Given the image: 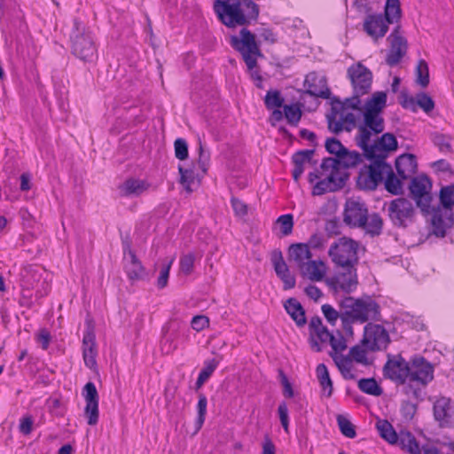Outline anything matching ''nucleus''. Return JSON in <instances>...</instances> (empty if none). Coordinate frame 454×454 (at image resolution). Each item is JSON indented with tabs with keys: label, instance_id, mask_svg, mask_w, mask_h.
Here are the masks:
<instances>
[{
	"label": "nucleus",
	"instance_id": "1",
	"mask_svg": "<svg viewBox=\"0 0 454 454\" xmlns=\"http://www.w3.org/2000/svg\"><path fill=\"white\" fill-rule=\"evenodd\" d=\"M358 248L359 243L348 237L340 238L331 245L328 254L335 266L341 269V271L327 279L328 286L335 292L340 289L350 294L356 288Z\"/></svg>",
	"mask_w": 454,
	"mask_h": 454
},
{
	"label": "nucleus",
	"instance_id": "2",
	"mask_svg": "<svg viewBox=\"0 0 454 454\" xmlns=\"http://www.w3.org/2000/svg\"><path fill=\"white\" fill-rule=\"evenodd\" d=\"M213 9L228 28L246 27L258 21L260 7L254 0H215Z\"/></svg>",
	"mask_w": 454,
	"mask_h": 454
},
{
	"label": "nucleus",
	"instance_id": "3",
	"mask_svg": "<svg viewBox=\"0 0 454 454\" xmlns=\"http://www.w3.org/2000/svg\"><path fill=\"white\" fill-rule=\"evenodd\" d=\"M343 312L341 323L344 332L353 335L352 325L382 321L380 304L370 295L359 298L347 296L341 299Z\"/></svg>",
	"mask_w": 454,
	"mask_h": 454
},
{
	"label": "nucleus",
	"instance_id": "4",
	"mask_svg": "<svg viewBox=\"0 0 454 454\" xmlns=\"http://www.w3.org/2000/svg\"><path fill=\"white\" fill-rule=\"evenodd\" d=\"M343 222L350 228H361L371 236H379L383 228V220L378 213L369 216L367 205L360 200L349 199L345 203Z\"/></svg>",
	"mask_w": 454,
	"mask_h": 454
},
{
	"label": "nucleus",
	"instance_id": "5",
	"mask_svg": "<svg viewBox=\"0 0 454 454\" xmlns=\"http://www.w3.org/2000/svg\"><path fill=\"white\" fill-rule=\"evenodd\" d=\"M231 46L242 56L247 69L251 72L254 80L262 81V76L257 70V58L262 57L259 43L255 35L247 27H242L239 35H231L230 38Z\"/></svg>",
	"mask_w": 454,
	"mask_h": 454
},
{
	"label": "nucleus",
	"instance_id": "6",
	"mask_svg": "<svg viewBox=\"0 0 454 454\" xmlns=\"http://www.w3.org/2000/svg\"><path fill=\"white\" fill-rule=\"evenodd\" d=\"M72 53L85 63H93L98 59V50L91 32L78 20H74L70 35Z\"/></svg>",
	"mask_w": 454,
	"mask_h": 454
},
{
	"label": "nucleus",
	"instance_id": "7",
	"mask_svg": "<svg viewBox=\"0 0 454 454\" xmlns=\"http://www.w3.org/2000/svg\"><path fill=\"white\" fill-rule=\"evenodd\" d=\"M288 254L289 259L295 262L301 275L308 277L310 280H322L325 272L319 269V265L323 266L324 263L322 261L311 260L312 254L308 244H292L289 247Z\"/></svg>",
	"mask_w": 454,
	"mask_h": 454
},
{
	"label": "nucleus",
	"instance_id": "8",
	"mask_svg": "<svg viewBox=\"0 0 454 454\" xmlns=\"http://www.w3.org/2000/svg\"><path fill=\"white\" fill-rule=\"evenodd\" d=\"M371 160L359 171L356 186L364 191H375L380 183L383 181L386 169H390V164L386 161V155H379Z\"/></svg>",
	"mask_w": 454,
	"mask_h": 454
},
{
	"label": "nucleus",
	"instance_id": "9",
	"mask_svg": "<svg viewBox=\"0 0 454 454\" xmlns=\"http://www.w3.org/2000/svg\"><path fill=\"white\" fill-rule=\"evenodd\" d=\"M387 212L392 225L399 229H406L415 221L416 209L406 198L399 197L387 204Z\"/></svg>",
	"mask_w": 454,
	"mask_h": 454
},
{
	"label": "nucleus",
	"instance_id": "10",
	"mask_svg": "<svg viewBox=\"0 0 454 454\" xmlns=\"http://www.w3.org/2000/svg\"><path fill=\"white\" fill-rule=\"evenodd\" d=\"M411 178L409 185L410 197L415 201L421 214H427L429 205L433 200L431 193L432 182L425 174Z\"/></svg>",
	"mask_w": 454,
	"mask_h": 454
},
{
	"label": "nucleus",
	"instance_id": "11",
	"mask_svg": "<svg viewBox=\"0 0 454 454\" xmlns=\"http://www.w3.org/2000/svg\"><path fill=\"white\" fill-rule=\"evenodd\" d=\"M422 215L430 223L431 234L437 238H444L448 230L453 227V210H446L441 207L440 205L434 207L430 204L428 213Z\"/></svg>",
	"mask_w": 454,
	"mask_h": 454
},
{
	"label": "nucleus",
	"instance_id": "12",
	"mask_svg": "<svg viewBox=\"0 0 454 454\" xmlns=\"http://www.w3.org/2000/svg\"><path fill=\"white\" fill-rule=\"evenodd\" d=\"M411 360L408 362L401 355H387L383 366V376L397 385H404L409 381Z\"/></svg>",
	"mask_w": 454,
	"mask_h": 454
},
{
	"label": "nucleus",
	"instance_id": "13",
	"mask_svg": "<svg viewBox=\"0 0 454 454\" xmlns=\"http://www.w3.org/2000/svg\"><path fill=\"white\" fill-rule=\"evenodd\" d=\"M390 341L387 331L381 325L368 323L364 326L361 343L368 350L372 352L386 350Z\"/></svg>",
	"mask_w": 454,
	"mask_h": 454
},
{
	"label": "nucleus",
	"instance_id": "14",
	"mask_svg": "<svg viewBox=\"0 0 454 454\" xmlns=\"http://www.w3.org/2000/svg\"><path fill=\"white\" fill-rule=\"evenodd\" d=\"M363 115L364 122L358 127V133L355 138L358 146H366V142H370L372 134H380L385 129L384 119L380 114L364 110Z\"/></svg>",
	"mask_w": 454,
	"mask_h": 454
},
{
	"label": "nucleus",
	"instance_id": "15",
	"mask_svg": "<svg viewBox=\"0 0 454 454\" xmlns=\"http://www.w3.org/2000/svg\"><path fill=\"white\" fill-rule=\"evenodd\" d=\"M347 76L350 80L354 93L365 95L370 92L372 73L364 65L360 62L351 65L347 70Z\"/></svg>",
	"mask_w": 454,
	"mask_h": 454
},
{
	"label": "nucleus",
	"instance_id": "16",
	"mask_svg": "<svg viewBox=\"0 0 454 454\" xmlns=\"http://www.w3.org/2000/svg\"><path fill=\"white\" fill-rule=\"evenodd\" d=\"M364 153L361 154L356 151H349L345 149V153H341L338 158L325 157L323 159L320 168L323 171H335L340 174V169H348L356 167L363 160Z\"/></svg>",
	"mask_w": 454,
	"mask_h": 454
},
{
	"label": "nucleus",
	"instance_id": "17",
	"mask_svg": "<svg viewBox=\"0 0 454 454\" xmlns=\"http://www.w3.org/2000/svg\"><path fill=\"white\" fill-rule=\"evenodd\" d=\"M410 382L426 387L434 380V365L424 356L415 355L411 358Z\"/></svg>",
	"mask_w": 454,
	"mask_h": 454
},
{
	"label": "nucleus",
	"instance_id": "18",
	"mask_svg": "<svg viewBox=\"0 0 454 454\" xmlns=\"http://www.w3.org/2000/svg\"><path fill=\"white\" fill-rule=\"evenodd\" d=\"M364 152V157L366 159H375L379 155H388L389 152L395 151L398 148L396 137L392 133H384L377 138L373 144L366 142V146H359Z\"/></svg>",
	"mask_w": 454,
	"mask_h": 454
},
{
	"label": "nucleus",
	"instance_id": "19",
	"mask_svg": "<svg viewBox=\"0 0 454 454\" xmlns=\"http://www.w3.org/2000/svg\"><path fill=\"white\" fill-rule=\"evenodd\" d=\"M97 355L95 326L92 321L87 320L82 338V356L85 365L90 369L97 367Z\"/></svg>",
	"mask_w": 454,
	"mask_h": 454
},
{
	"label": "nucleus",
	"instance_id": "20",
	"mask_svg": "<svg viewBox=\"0 0 454 454\" xmlns=\"http://www.w3.org/2000/svg\"><path fill=\"white\" fill-rule=\"evenodd\" d=\"M83 395L86 402L84 415L90 426H95L98 421V394L93 382H88L83 387Z\"/></svg>",
	"mask_w": 454,
	"mask_h": 454
},
{
	"label": "nucleus",
	"instance_id": "21",
	"mask_svg": "<svg viewBox=\"0 0 454 454\" xmlns=\"http://www.w3.org/2000/svg\"><path fill=\"white\" fill-rule=\"evenodd\" d=\"M305 93L324 99L330 98L331 90L325 76H319L315 71L309 73L304 80Z\"/></svg>",
	"mask_w": 454,
	"mask_h": 454
},
{
	"label": "nucleus",
	"instance_id": "22",
	"mask_svg": "<svg viewBox=\"0 0 454 454\" xmlns=\"http://www.w3.org/2000/svg\"><path fill=\"white\" fill-rule=\"evenodd\" d=\"M433 413L440 427H450L454 425V411L450 398L438 397L433 404Z\"/></svg>",
	"mask_w": 454,
	"mask_h": 454
},
{
	"label": "nucleus",
	"instance_id": "23",
	"mask_svg": "<svg viewBox=\"0 0 454 454\" xmlns=\"http://www.w3.org/2000/svg\"><path fill=\"white\" fill-rule=\"evenodd\" d=\"M327 176L316 183L313 187V195H323L326 192H335L345 185L347 175L338 174L332 169H328Z\"/></svg>",
	"mask_w": 454,
	"mask_h": 454
},
{
	"label": "nucleus",
	"instance_id": "24",
	"mask_svg": "<svg viewBox=\"0 0 454 454\" xmlns=\"http://www.w3.org/2000/svg\"><path fill=\"white\" fill-rule=\"evenodd\" d=\"M283 112L279 109H274L270 116L269 121L272 126H276L277 122L285 117L287 123L296 127L301 118L302 112L299 105L291 104L283 106Z\"/></svg>",
	"mask_w": 454,
	"mask_h": 454
},
{
	"label": "nucleus",
	"instance_id": "25",
	"mask_svg": "<svg viewBox=\"0 0 454 454\" xmlns=\"http://www.w3.org/2000/svg\"><path fill=\"white\" fill-rule=\"evenodd\" d=\"M388 24L382 14L369 13L364 21L363 27L368 35L377 41L385 36L388 30Z\"/></svg>",
	"mask_w": 454,
	"mask_h": 454
},
{
	"label": "nucleus",
	"instance_id": "26",
	"mask_svg": "<svg viewBox=\"0 0 454 454\" xmlns=\"http://www.w3.org/2000/svg\"><path fill=\"white\" fill-rule=\"evenodd\" d=\"M417 158L411 153H403L395 160L397 176L403 180L411 178L417 171Z\"/></svg>",
	"mask_w": 454,
	"mask_h": 454
},
{
	"label": "nucleus",
	"instance_id": "27",
	"mask_svg": "<svg viewBox=\"0 0 454 454\" xmlns=\"http://www.w3.org/2000/svg\"><path fill=\"white\" fill-rule=\"evenodd\" d=\"M315 149L300 150L294 153L292 156V162L294 163V169L292 172L293 178L298 182L300 177L304 172V164L306 162L316 164L317 161L313 160Z\"/></svg>",
	"mask_w": 454,
	"mask_h": 454
},
{
	"label": "nucleus",
	"instance_id": "28",
	"mask_svg": "<svg viewBox=\"0 0 454 454\" xmlns=\"http://www.w3.org/2000/svg\"><path fill=\"white\" fill-rule=\"evenodd\" d=\"M389 43L390 49L386 57V63L389 67H395L406 55L408 43L404 37H396L394 42H389Z\"/></svg>",
	"mask_w": 454,
	"mask_h": 454
},
{
	"label": "nucleus",
	"instance_id": "29",
	"mask_svg": "<svg viewBox=\"0 0 454 454\" xmlns=\"http://www.w3.org/2000/svg\"><path fill=\"white\" fill-rule=\"evenodd\" d=\"M124 270L129 279L131 281L142 280L146 275L145 269L136 254H132L129 256V260L125 262Z\"/></svg>",
	"mask_w": 454,
	"mask_h": 454
},
{
	"label": "nucleus",
	"instance_id": "30",
	"mask_svg": "<svg viewBox=\"0 0 454 454\" xmlns=\"http://www.w3.org/2000/svg\"><path fill=\"white\" fill-rule=\"evenodd\" d=\"M284 307L299 327L303 326L307 323L305 310L295 298L286 300Z\"/></svg>",
	"mask_w": 454,
	"mask_h": 454
},
{
	"label": "nucleus",
	"instance_id": "31",
	"mask_svg": "<svg viewBox=\"0 0 454 454\" xmlns=\"http://www.w3.org/2000/svg\"><path fill=\"white\" fill-rule=\"evenodd\" d=\"M396 445L410 454H421V449L415 436L409 431H400L397 435Z\"/></svg>",
	"mask_w": 454,
	"mask_h": 454
},
{
	"label": "nucleus",
	"instance_id": "32",
	"mask_svg": "<svg viewBox=\"0 0 454 454\" xmlns=\"http://www.w3.org/2000/svg\"><path fill=\"white\" fill-rule=\"evenodd\" d=\"M362 96L353 92V96L346 98L344 101H340L337 97H333L332 98V111L337 114L339 112L346 109L360 110V97Z\"/></svg>",
	"mask_w": 454,
	"mask_h": 454
},
{
	"label": "nucleus",
	"instance_id": "33",
	"mask_svg": "<svg viewBox=\"0 0 454 454\" xmlns=\"http://www.w3.org/2000/svg\"><path fill=\"white\" fill-rule=\"evenodd\" d=\"M148 188V184L143 181L134 178L127 179L119 186L122 196L139 195Z\"/></svg>",
	"mask_w": 454,
	"mask_h": 454
},
{
	"label": "nucleus",
	"instance_id": "34",
	"mask_svg": "<svg viewBox=\"0 0 454 454\" xmlns=\"http://www.w3.org/2000/svg\"><path fill=\"white\" fill-rule=\"evenodd\" d=\"M385 173L387 174V177L384 182L386 191L392 195L403 194V179L395 175L391 165L390 169H386Z\"/></svg>",
	"mask_w": 454,
	"mask_h": 454
},
{
	"label": "nucleus",
	"instance_id": "35",
	"mask_svg": "<svg viewBox=\"0 0 454 454\" xmlns=\"http://www.w3.org/2000/svg\"><path fill=\"white\" fill-rule=\"evenodd\" d=\"M376 428L381 438L390 444L396 443L398 434L395 431L393 426L387 419H378Z\"/></svg>",
	"mask_w": 454,
	"mask_h": 454
},
{
	"label": "nucleus",
	"instance_id": "36",
	"mask_svg": "<svg viewBox=\"0 0 454 454\" xmlns=\"http://www.w3.org/2000/svg\"><path fill=\"white\" fill-rule=\"evenodd\" d=\"M402 16L400 0H387L384 11V19L389 23L399 21Z\"/></svg>",
	"mask_w": 454,
	"mask_h": 454
},
{
	"label": "nucleus",
	"instance_id": "37",
	"mask_svg": "<svg viewBox=\"0 0 454 454\" xmlns=\"http://www.w3.org/2000/svg\"><path fill=\"white\" fill-rule=\"evenodd\" d=\"M386 103L387 94L383 91H378L366 102L364 110L380 114L386 106Z\"/></svg>",
	"mask_w": 454,
	"mask_h": 454
},
{
	"label": "nucleus",
	"instance_id": "38",
	"mask_svg": "<svg viewBox=\"0 0 454 454\" xmlns=\"http://www.w3.org/2000/svg\"><path fill=\"white\" fill-rule=\"evenodd\" d=\"M359 389L371 395L380 396L383 393L382 387L378 384L374 378H364L358 380Z\"/></svg>",
	"mask_w": 454,
	"mask_h": 454
},
{
	"label": "nucleus",
	"instance_id": "39",
	"mask_svg": "<svg viewBox=\"0 0 454 454\" xmlns=\"http://www.w3.org/2000/svg\"><path fill=\"white\" fill-rule=\"evenodd\" d=\"M317 376L324 391H327L326 395L330 397L333 394V381L330 378L327 367L324 364L317 366Z\"/></svg>",
	"mask_w": 454,
	"mask_h": 454
},
{
	"label": "nucleus",
	"instance_id": "40",
	"mask_svg": "<svg viewBox=\"0 0 454 454\" xmlns=\"http://www.w3.org/2000/svg\"><path fill=\"white\" fill-rule=\"evenodd\" d=\"M285 98L278 90H270L264 97V105L268 110L279 109L283 107Z\"/></svg>",
	"mask_w": 454,
	"mask_h": 454
},
{
	"label": "nucleus",
	"instance_id": "41",
	"mask_svg": "<svg viewBox=\"0 0 454 454\" xmlns=\"http://www.w3.org/2000/svg\"><path fill=\"white\" fill-rule=\"evenodd\" d=\"M441 207L452 210L454 206V184H449L441 188L439 192Z\"/></svg>",
	"mask_w": 454,
	"mask_h": 454
},
{
	"label": "nucleus",
	"instance_id": "42",
	"mask_svg": "<svg viewBox=\"0 0 454 454\" xmlns=\"http://www.w3.org/2000/svg\"><path fill=\"white\" fill-rule=\"evenodd\" d=\"M36 270L35 266L27 265L20 270V277L21 286L24 289L29 290L33 287L34 283L36 281Z\"/></svg>",
	"mask_w": 454,
	"mask_h": 454
},
{
	"label": "nucleus",
	"instance_id": "43",
	"mask_svg": "<svg viewBox=\"0 0 454 454\" xmlns=\"http://www.w3.org/2000/svg\"><path fill=\"white\" fill-rule=\"evenodd\" d=\"M270 261L277 276L289 270L286 262L284 260L283 254L279 249H275L270 254Z\"/></svg>",
	"mask_w": 454,
	"mask_h": 454
},
{
	"label": "nucleus",
	"instance_id": "44",
	"mask_svg": "<svg viewBox=\"0 0 454 454\" xmlns=\"http://www.w3.org/2000/svg\"><path fill=\"white\" fill-rule=\"evenodd\" d=\"M309 326L311 348L315 351L320 352L322 350V348H321L319 342L314 338V333L317 331H320L321 329L325 328V326L323 325L321 318L317 316L311 317Z\"/></svg>",
	"mask_w": 454,
	"mask_h": 454
},
{
	"label": "nucleus",
	"instance_id": "45",
	"mask_svg": "<svg viewBox=\"0 0 454 454\" xmlns=\"http://www.w3.org/2000/svg\"><path fill=\"white\" fill-rule=\"evenodd\" d=\"M416 82L422 88H426L429 84V69L428 65L424 59H419L416 67Z\"/></svg>",
	"mask_w": 454,
	"mask_h": 454
},
{
	"label": "nucleus",
	"instance_id": "46",
	"mask_svg": "<svg viewBox=\"0 0 454 454\" xmlns=\"http://www.w3.org/2000/svg\"><path fill=\"white\" fill-rule=\"evenodd\" d=\"M336 333L337 336L333 335L331 337V340L329 342L333 349V351L330 352V356L334 361L339 359L337 354L347 348L346 340L342 333L340 331H337Z\"/></svg>",
	"mask_w": 454,
	"mask_h": 454
},
{
	"label": "nucleus",
	"instance_id": "47",
	"mask_svg": "<svg viewBox=\"0 0 454 454\" xmlns=\"http://www.w3.org/2000/svg\"><path fill=\"white\" fill-rule=\"evenodd\" d=\"M178 172L180 174V184L184 186L187 192H192V184L195 180V173L192 168H184L182 165L178 166Z\"/></svg>",
	"mask_w": 454,
	"mask_h": 454
},
{
	"label": "nucleus",
	"instance_id": "48",
	"mask_svg": "<svg viewBox=\"0 0 454 454\" xmlns=\"http://www.w3.org/2000/svg\"><path fill=\"white\" fill-rule=\"evenodd\" d=\"M207 399L206 395L202 393L200 394L199 401H198V404H197L198 415H197V418L195 420L196 431H199L202 427V426L205 422V418H206V413H207Z\"/></svg>",
	"mask_w": 454,
	"mask_h": 454
},
{
	"label": "nucleus",
	"instance_id": "49",
	"mask_svg": "<svg viewBox=\"0 0 454 454\" xmlns=\"http://www.w3.org/2000/svg\"><path fill=\"white\" fill-rule=\"evenodd\" d=\"M340 310H336L330 304H324L321 307L322 312L325 317V319L331 324L334 325L337 319L340 317L341 319L343 307L341 305V300L339 302Z\"/></svg>",
	"mask_w": 454,
	"mask_h": 454
},
{
	"label": "nucleus",
	"instance_id": "50",
	"mask_svg": "<svg viewBox=\"0 0 454 454\" xmlns=\"http://www.w3.org/2000/svg\"><path fill=\"white\" fill-rule=\"evenodd\" d=\"M337 423L341 434L348 438H355L356 435L355 426L343 415L337 416Z\"/></svg>",
	"mask_w": 454,
	"mask_h": 454
},
{
	"label": "nucleus",
	"instance_id": "51",
	"mask_svg": "<svg viewBox=\"0 0 454 454\" xmlns=\"http://www.w3.org/2000/svg\"><path fill=\"white\" fill-rule=\"evenodd\" d=\"M367 348H364L359 345L353 346L349 350V356L352 359L361 364L370 365L372 364L371 361L367 358Z\"/></svg>",
	"mask_w": 454,
	"mask_h": 454
},
{
	"label": "nucleus",
	"instance_id": "52",
	"mask_svg": "<svg viewBox=\"0 0 454 454\" xmlns=\"http://www.w3.org/2000/svg\"><path fill=\"white\" fill-rule=\"evenodd\" d=\"M325 150L328 153L335 155L338 158L343 152L345 153L346 147L336 137H327L325 143Z\"/></svg>",
	"mask_w": 454,
	"mask_h": 454
},
{
	"label": "nucleus",
	"instance_id": "53",
	"mask_svg": "<svg viewBox=\"0 0 454 454\" xmlns=\"http://www.w3.org/2000/svg\"><path fill=\"white\" fill-rule=\"evenodd\" d=\"M415 382L408 381V384L405 385L403 388V392L412 400L416 402L423 401L424 392L421 387L414 385Z\"/></svg>",
	"mask_w": 454,
	"mask_h": 454
},
{
	"label": "nucleus",
	"instance_id": "54",
	"mask_svg": "<svg viewBox=\"0 0 454 454\" xmlns=\"http://www.w3.org/2000/svg\"><path fill=\"white\" fill-rule=\"evenodd\" d=\"M277 223L280 224L281 236H287L292 233L294 228V217L291 214L280 215Z\"/></svg>",
	"mask_w": 454,
	"mask_h": 454
},
{
	"label": "nucleus",
	"instance_id": "55",
	"mask_svg": "<svg viewBox=\"0 0 454 454\" xmlns=\"http://www.w3.org/2000/svg\"><path fill=\"white\" fill-rule=\"evenodd\" d=\"M195 254L193 253H188L184 254L180 258V270L185 275H190L194 267Z\"/></svg>",
	"mask_w": 454,
	"mask_h": 454
},
{
	"label": "nucleus",
	"instance_id": "56",
	"mask_svg": "<svg viewBox=\"0 0 454 454\" xmlns=\"http://www.w3.org/2000/svg\"><path fill=\"white\" fill-rule=\"evenodd\" d=\"M419 106L424 112L429 113L434 107L433 98L425 92L417 95V107Z\"/></svg>",
	"mask_w": 454,
	"mask_h": 454
},
{
	"label": "nucleus",
	"instance_id": "57",
	"mask_svg": "<svg viewBox=\"0 0 454 454\" xmlns=\"http://www.w3.org/2000/svg\"><path fill=\"white\" fill-rule=\"evenodd\" d=\"M175 147V156L180 160H184L188 158V145L184 138H177L174 143Z\"/></svg>",
	"mask_w": 454,
	"mask_h": 454
},
{
	"label": "nucleus",
	"instance_id": "58",
	"mask_svg": "<svg viewBox=\"0 0 454 454\" xmlns=\"http://www.w3.org/2000/svg\"><path fill=\"white\" fill-rule=\"evenodd\" d=\"M210 160V154L208 152L204 150L202 142L199 141V158H198V164L199 168L202 170V172L205 174L207 170V167Z\"/></svg>",
	"mask_w": 454,
	"mask_h": 454
},
{
	"label": "nucleus",
	"instance_id": "59",
	"mask_svg": "<svg viewBox=\"0 0 454 454\" xmlns=\"http://www.w3.org/2000/svg\"><path fill=\"white\" fill-rule=\"evenodd\" d=\"M432 141L442 153H450L452 151L451 145L442 134H434Z\"/></svg>",
	"mask_w": 454,
	"mask_h": 454
},
{
	"label": "nucleus",
	"instance_id": "60",
	"mask_svg": "<svg viewBox=\"0 0 454 454\" xmlns=\"http://www.w3.org/2000/svg\"><path fill=\"white\" fill-rule=\"evenodd\" d=\"M399 103L405 109H410L412 112L417 111V100L413 97L409 96L405 90L401 91Z\"/></svg>",
	"mask_w": 454,
	"mask_h": 454
},
{
	"label": "nucleus",
	"instance_id": "61",
	"mask_svg": "<svg viewBox=\"0 0 454 454\" xmlns=\"http://www.w3.org/2000/svg\"><path fill=\"white\" fill-rule=\"evenodd\" d=\"M418 410L417 403H412L411 401H403L401 407V412L403 417L406 420H411L416 414Z\"/></svg>",
	"mask_w": 454,
	"mask_h": 454
},
{
	"label": "nucleus",
	"instance_id": "62",
	"mask_svg": "<svg viewBox=\"0 0 454 454\" xmlns=\"http://www.w3.org/2000/svg\"><path fill=\"white\" fill-rule=\"evenodd\" d=\"M334 114H335L333 113V115L327 116L329 130H331L332 132H333L335 134H339L343 129L349 132L351 130L352 127H344L341 119L337 121L335 119Z\"/></svg>",
	"mask_w": 454,
	"mask_h": 454
},
{
	"label": "nucleus",
	"instance_id": "63",
	"mask_svg": "<svg viewBox=\"0 0 454 454\" xmlns=\"http://www.w3.org/2000/svg\"><path fill=\"white\" fill-rule=\"evenodd\" d=\"M219 361L215 358L208 359L204 362V367L200 372L199 375L205 378L207 380L215 372L218 366Z\"/></svg>",
	"mask_w": 454,
	"mask_h": 454
},
{
	"label": "nucleus",
	"instance_id": "64",
	"mask_svg": "<svg viewBox=\"0 0 454 454\" xmlns=\"http://www.w3.org/2000/svg\"><path fill=\"white\" fill-rule=\"evenodd\" d=\"M34 419L31 415H26L20 420L19 430L24 435H28L33 430Z\"/></svg>",
	"mask_w": 454,
	"mask_h": 454
}]
</instances>
